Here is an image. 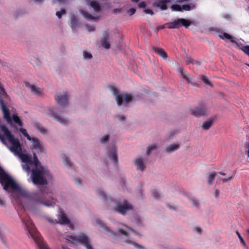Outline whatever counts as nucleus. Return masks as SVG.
<instances>
[{"mask_svg": "<svg viewBox=\"0 0 249 249\" xmlns=\"http://www.w3.org/2000/svg\"><path fill=\"white\" fill-rule=\"evenodd\" d=\"M0 183L4 190L10 189L18 191L20 195L36 204H41L47 207H53L56 203L54 198L51 196L46 197L48 195L47 188L39 187V191L30 192L20 188L14 180L0 166Z\"/></svg>", "mask_w": 249, "mask_h": 249, "instance_id": "nucleus-1", "label": "nucleus"}, {"mask_svg": "<svg viewBox=\"0 0 249 249\" xmlns=\"http://www.w3.org/2000/svg\"><path fill=\"white\" fill-rule=\"evenodd\" d=\"M96 223L107 233L109 235L113 236L115 238H119L122 239L124 242L133 245L138 249H145V248L142 245H139L137 243L129 240L130 231L134 232L136 234L140 235V234L131 228L126 227L129 231L123 229H119L117 231H114L106 223L99 219L96 220Z\"/></svg>", "mask_w": 249, "mask_h": 249, "instance_id": "nucleus-2", "label": "nucleus"}, {"mask_svg": "<svg viewBox=\"0 0 249 249\" xmlns=\"http://www.w3.org/2000/svg\"><path fill=\"white\" fill-rule=\"evenodd\" d=\"M0 128L4 136L12 144V146L8 147L9 149L14 155L18 156L22 162L30 163L31 157L29 155L21 152V145L19 140L14 137L5 125H1Z\"/></svg>", "mask_w": 249, "mask_h": 249, "instance_id": "nucleus-3", "label": "nucleus"}, {"mask_svg": "<svg viewBox=\"0 0 249 249\" xmlns=\"http://www.w3.org/2000/svg\"><path fill=\"white\" fill-rule=\"evenodd\" d=\"M52 177L50 171L47 168L32 169V173L30 179L34 185L44 186L48 184V178Z\"/></svg>", "mask_w": 249, "mask_h": 249, "instance_id": "nucleus-4", "label": "nucleus"}, {"mask_svg": "<svg viewBox=\"0 0 249 249\" xmlns=\"http://www.w3.org/2000/svg\"><path fill=\"white\" fill-rule=\"evenodd\" d=\"M109 89L112 92L113 94L116 96V100L118 105L121 106L125 104H127L131 102L133 97L129 94H118V90L112 86L108 87Z\"/></svg>", "mask_w": 249, "mask_h": 249, "instance_id": "nucleus-5", "label": "nucleus"}, {"mask_svg": "<svg viewBox=\"0 0 249 249\" xmlns=\"http://www.w3.org/2000/svg\"><path fill=\"white\" fill-rule=\"evenodd\" d=\"M114 203L113 210L122 215L132 210V205L126 200L116 201Z\"/></svg>", "mask_w": 249, "mask_h": 249, "instance_id": "nucleus-6", "label": "nucleus"}, {"mask_svg": "<svg viewBox=\"0 0 249 249\" xmlns=\"http://www.w3.org/2000/svg\"><path fill=\"white\" fill-rule=\"evenodd\" d=\"M107 155L108 157L116 164L118 163L117 148L114 143H111L107 147Z\"/></svg>", "mask_w": 249, "mask_h": 249, "instance_id": "nucleus-7", "label": "nucleus"}, {"mask_svg": "<svg viewBox=\"0 0 249 249\" xmlns=\"http://www.w3.org/2000/svg\"><path fill=\"white\" fill-rule=\"evenodd\" d=\"M55 99L58 105L63 108L68 105L69 96L66 92L58 93Z\"/></svg>", "mask_w": 249, "mask_h": 249, "instance_id": "nucleus-8", "label": "nucleus"}, {"mask_svg": "<svg viewBox=\"0 0 249 249\" xmlns=\"http://www.w3.org/2000/svg\"><path fill=\"white\" fill-rule=\"evenodd\" d=\"M47 115L53 118L56 121L61 124L66 125L68 123V121L61 116L53 108H50L47 113Z\"/></svg>", "mask_w": 249, "mask_h": 249, "instance_id": "nucleus-9", "label": "nucleus"}, {"mask_svg": "<svg viewBox=\"0 0 249 249\" xmlns=\"http://www.w3.org/2000/svg\"><path fill=\"white\" fill-rule=\"evenodd\" d=\"M77 244L80 243L85 246L87 249H93L89 238L84 233H81L77 236Z\"/></svg>", "mask_w": 249, "mask_h": 249, "instance_id": "nucleus-10", "label": "nucleus"}, {"mask_svg": "<svg viewBox=\"0 0 249 249\" xmlns=\"http://www.w3.org/2000/svg\"><path fill=\"white\" fill-rule=\"evenodd\" d=\"M146 161V159L142 158V155L137 156L133 160V162L137 169L141 172H143L146 169L145 165Z\"/></svg>", "mask_w": 249, "mask_h": 249, "instance_id": "nucleus-11", "label": "nucleus"}, {"mask_svg": "<svg viewBox=\"0 0 249 249\" xmlns=\"http://www.w3.org/2000/svg\"><path fill=\"white\" fill-rule=\"evenodd\" d=\"M207 109V108L205 105H202L192 109L191 113L194 116L196 117H200L206 114Z\"/></svg>", "mask_w": 249, "mask_h": 249, "instance_id": "nucleus-12", "label": "nucleus"}, {"mask_svg": "<svg viewBox=\"0 0 249 249\" xmlns=\"http://www.w3.org/2000/svg\"><path fill=\"white\" fill-rule=\"evenodd\" d=\"M0 106L3 112V118L7 121V122L8 124L12 125L13 122L10 115L9 110L4 105V101H2L1 100L0 101Z\"/></svg>", "mask_w": 249, "mask_h": 249, "instance_id": "nucleus-13", "label": "nucleus"}, {"mask_svg": "<svg viewBox=\"0 0 249 249\" xmlns=\"http://www.w3.org/2000/svg\"><path fill=\"white\" fill-rule=\"evenodd\" d=\"M103 37L101 40L102 46L106 49H109L110 47V45L108 41L110 38L109 35L107 31H104L103 33Z\"/></svg>", "mask_w": 249, "mask_h": 249, "instance_id": "nucleus-14", "label": "nucleus"}, {"mask_svg": "<svg viewBox=\"0 0 249 249\" xmlns=\"http://www.w3.org/2000/svg\"><path fill=\"white\" fill-rule=\"evenodd\" d=\"M57 219L58 223L67 224L70 223V220L67 217L66 214L61 209H60L59 211Z\"/></svg>", "mask_w": 249, "mask_h": 249, "instance_id": "nucleus-15", "label": "nucleus"}, {"mask_svg": "<svg viewBox=\"0 0 249 249\" xmlns=\"http://www.w3.org/2000/svg\"><path fill=\"white\" fill-rule=\"evenodd\" d=\"M167 0H156L153 3V6L159 8L161 10H165L167 9V4L169 3Z\"/></svg>", "mask_w": 249, "mask_h": 249, "instance_id": "nucleus-16", "label": "nucleus"}, {"mask_svg": "<svg viewBox=\"0 0 249 249\" xmlns=\"http://www.w3.org/2000/svg\"><path fill=\"white\" fill-rule=\"evenodd\" d=\"M79 11L80 13L82 15L84 18L88 21H97L98 20V16H93L82 9H80Z\"/></svg>", "mask_w": 249, "mask_h": 249, "instance_id": "nucleus-17", "label": "nucleus"}, {"mask_svg": "<svg viewBox=\"0 0 249 249\" xmlns=\"http://www.w3.org/2000/svg\"><path fill=\"white\" fill-rule=\"evenodd\" d=\"M110 136L108 134H105L101 136L98 139L99 143L104 147L108 146V144L110 141Z\"/></svg>", "mask_w": 249, "mask_h": 249, "instance_id": "nucleus-18", "label": "nucleus"}, {"mask_svg": "<svg viewBox=\"0 0 249 249\" xmlns=\"http://www.w3.org/2000/svg\"><path fill=\"white\" fill-rule=\"evenodd\" d=\"M33 157H34V160H32L31 159L30 164V165H34L36 167L35 168H38V169H42V168H45L43 166H42L40 162L39 161L38 158L35 153H33Z\"/></svg>", "mask_w": 249, "mask_h": 249, "instance_id": "nucleus-19", "label": "nucleus"}, {"mask_svg": "<svg viewBox=\"0 0 249 249\" xmlns=\"http://www.w3.org/2000/svg\"><path fill=\"white\" fill-rule=\"evenodd\" d=\"M70 22L71 24V27L72 29L73 30L74 29H76L78 27L79 24V19L77 18V17L74 15H71L70 16Z\"/></svg>", "mask_w": 249, "mask_h": 249, "instance_id": "nucleus-20", "label": "nucleus"}, {"mask_svg": "<svg viewBox=\"0 0 249 249\" xmlns=\"http://www.w3.org/2000/svg\"><path fill=\"white\" fill-rule=\"evenodd\" d=\"M180 146L178 143H174L170 144L165 149V152L167 153H171L178 150Z\"/></svg>", "mask_w": 249, "mask_h": 249, "instance_id": "nucleus-21", "label": "nucleus"}, {"mask_svg": "<svg viewBox=\"0 0 249 249\" xmlns=\"http://www.w3.org/2000/svg\"><path fill=\"white\" fill-rule=\"evenodd\" d=\"M169 29H178L181 27L180 18L177 19L173 22L167 23L165 24Z\"/></svg>", "mask_w": 249, "mask_h": 249, "instance_id": "nucleus-22", "label": "nucleus"}, {"mask_svg": "<svg viewBox=\"0 0 249 249\" xmlns=\"http://www.w3.org/2000/svg\"><path fill=\"white\" fill-rule=\"evenodd\" d=\"M153 50L158 54L160 57H161L163 59H166L168 57L167 53L165 52V51L162 48H157L156 47H153Z\"/></svg>", "mask_w": 249, "mask_h": 249, "instance_id": "nucleus-23", "label": "nucleus"}, {"mask_svg": "<svg viewBox=\"0 0 249 249\" xmlns=\"http://www.w3.org/2000/svg\"><path fill=\"white\" fill-rule=\"evenodd\" d=\"M34 126L42 134H46L47 133V129L45 128L41 123L37 122L33 123Z\"/></svg>", "mask_w": 249, "mask_h": 249, "instance_id": "nucleus-24", "label": "nucleus"}, {"mask_svg": "<svg viewBox=\"0 0 249 249\" xmlns=\"http://www.w3.org/2000/svg\"><path fill=\"white\" fill-rule=\"evenodd\" d=\"M34 147L37 150L38 153H41L43 150V146L41 143L38 138L34 139V141L32 142Z\"/></svg>", "mask_w": 249, "mask_h": 249, "instance_id": "nucleus-25", "label": "nucleus"}, {"mask_svg": "<svg viewBox=\"0 0 249 249\" xmlns=\"http://www.w3.org/2000/svg\"><path fill=\"white\" fill-rule=\"evenodd\" d=\"M64 238L67 241L73 244H77V236H74L71 234L65 235Z\"/></svg>", "mask_w": 249, "mask_h": 249, "instance_id": "nucleus-26", "label": "nucleus"}, {"mask_svg": "<svg viewBox=\"0 0 249 249\" xmlns=\"http://www.w3.org/2000/svg\"><path fill=\"white\" fill-rule=\"evenodd\" d=\"M213 124V120L212 119H209L203 123L202 127L204 130H208L212 126Z\"/></svg>", "mask_w": 249, "mask_h": 249, "instance_id": "nucleus-27", "label": "nucleus"}, {"mask_svg": "<svg viewBox=\"0 0 249 249\" xmlns=\"http://www.w3.org/2000/svg\"><path fill=\"white\" fill-rule=\"evenodd\" d=\"M89 5L93 9L95 12H99L101 10V6L99 3L97 1H90L89 3Z\"/></svg>", "mask_w": 249, "mask_h": 249, "instance_id": "nucleus-28", "label": "nucleus"}, {"mask_svg": "<svg viewBox=\"0 0 249 249\" xmlns=\"http://www.w3.org/2000/svg\"><path fill=\"white\" fill-rule=\"evenodd\" d=\"M180 21L181 26H183L186 28H188L192 23L191 21L185 18H180Z\"/></svg>", "mask_w": 249, "mask_h": 249, "instance_id": "nucleus-29", "label": "nucleus"}, {"mask_svg": "<svg viewBox=\"0 0 249 249\" xmlns=\"http://www.w3.org/2000/svg\"><path fill=\"white\" fill-rule=\"evenodd\" d=\"M219 36L221 39H225L227 38L228 39H229L231 42L234 43L235 41L232 39L233 37L231 35H229L228 34L226 33H224L222 35H219Z\"/></svg>", "mask_w": 249, "mask_h": 249, "instance_id": "nucleus-30", "label": "nucleus"}, {"mask_svg": "<svg viewBox=\"0 0 249 249\" xmlns=\"http://www.w3.org/2000/svg\"><path fill=\"white\" fill-rule=\"evenodd\" d=\"M215 176V172H212L209 173L208 178V183L209 185H211L212 184V182L213 181Z\"/></svg>", "mask_w": 249, "mask_h": 249, "instance_id": "nucleus-31", "label": "nucleus"}, {"mask_svg": "<svg viewBox=\"0 0 249 249\" xmlns=\"http://www.w3.org/2000/svg\"><path fill=\"white\" fill-rule=\"evenodd\" d=\"M12 119L13 121L18 124L20 126H22L23 125L22 122L21 121L19 117L16 114H14L12 116Z\"/></svg>", "mask_w": 249, "mask_h": 249, "instance_id": "nucleus-32", "label": "nucleus"}, {"mask_svg": "<svg viewBox=\"0 0 249 249\" xmlns=\"http://www.w3.org/2000/svg\"><path fill=\"white\" fill-rule=\"evenodd\" d=\"M97 193L98 195L101 197L104 200L107 201V196L105 192H104L103 191H102L101 189H98L97 191Z\"/></svg>", "mask_w": 249, "mask_h": 249, "instance_id": "nucleus-33", "label": "nucleus"}, {"mask_svg": "<svg viewBox=\"0 0 249 249\" xmlns=\"http://www.w3.org/2000/svg\"><path fill=\"white\" fill-rule=\"evenodd\" d=\"M30 89L32 92H33L34 93L38 95H40V91H39L38 89L36 86L34 85H31L30 86Z\"/></svg>", "mask_w": 249, "mask_h": 249, "instance_id": "nucleus-34", "label": "nucleus"}, {"mask_svg": "<svg viewBox=\"0 0 249 249\" xmlns=\"http://www.w3.org/2000/svg\"><path fill=\"white\" fill-rule=\"evenodd\" d=\"M157 149V147L156 144H153L152 145L149 146L147 148L146 150V154L147 156L149 155L154 150Z\"/></svg>", "mask_w": 249, "mask_h": 249, "instance_id": "nucleus-35", "label": "nucleus"}, {"mask_svg": "<svg viewBox=\"0 0 249 249\" xmlns=\"http://www.w3.org/2000/svg\"><path fill=\"white\" fill-rule=\"evenodd\" d=\"M83 58L85 59L90 60L92 58V54L90 53L87 52L85 50L83 51Z\"/></svg>", "mask_w": 249, "mask_h": 249, "instance_id": "nucleus-36", "label": "nucleus"}, {"mask_svg": "<svg viewBox=\"0 0 249 249\" xmlns=\"http://www.w3.org/2000/svg\"><path fill=\"white\" fill-rule=\"evenodd\" d=\"M66 14V11L65 9H61L60 11H57L56 12V16L57 17L60 19L62 18L63 15H65Z\"/></svg>", "mask_w": 249, "mask_h": 249, "instance_id": "nucleus-37", "label": "nucleus"}, {"mask_svg": "<svg viewBox=\"0 0 249 249\" xmlns=\"http://www.w3.org/2000/svg\"><path fill=\"white\" fill-rule=\"evenodd\" d=\"M195 8V6L194 5H192L191 6L190 5H182L181 6L182 10H184L185 11H190L191 9H194Z\"/></svg>", "mask_w": 249, "mask_h": 249, "instance_id": "nucleus-38", "label": "nucleus"}, {"mask_svg": "<svg viewBox=\"0 0 249 249\" xmlns=\"http://www.w3.org/2000/svg\"><path fill=\"white\" fill-rule=\"evenodd\" d=\"M29 165H30L29 163H25V164H23L22 165V169L26 171V172L29 173L30 172L32 173V170L31 169Z\"/></svg>", "mask_w": 249, "mask_h": 249, "instance_id": "nucleus-39", "label": "nucleus"}, {"mask_svg": "<svg viewBox=\"0 0 249 249\" xmlns=\"http://www.w3.org/2000/svg\"><path fill=\"white\" fill-rule=\"evenodd\" d=\"M64 164L68 168H71L72 167L71 162L68 157H65L63 159Z\"/></svg>", "mask_w": 249, "mask_h": 249, "instance_id": "nucleus-40", "label": "nucleus"}, {"mask_svg": "<svg viewBox=\"0 0 249 249\" xmlns=\"http://www.w3.org/2000/svg\"><path fill=\"white\" fill-rule=\"evenodd\" d=\"M171 9L174 11H182L181 6L178 4H173L171 6Z\"/></svg>", "mask_w": 249, "mask_h": 249, "instance_id": "nucleus-41", "label": "nucleus"}, {"mask_svg": "<svg viewBox=\"0 0 249 249\" xmlns=\"http://www.w3.org/2000/svg\"><path fill=\"white\" fill-rule=\"evenodd\" d=\"M201 80L203 81V82L207 85H209L211 87H212V85L211 83L210 82L209 79L208 78L205 76V75H202L201 76Z\"/></svg>", "mask_w": 249, "mask_h": 249, "instance_id": "nucleus-42", "label": "nucleus"}, {"mask_svg": "<svg viewBox=\"0 0 249 249\" xmlns=\"http://www.w3.org/2000/svg\"><path fill=\"white\" fill-rule=\"evenodd\" d=\"M133 217L137 224L141 225L142 224L141 217L139 215L134 213L133 214Z\"/></svg>", "mask_w": 249, "mask_h": 249, "instance_id": "nucleus-43", "label": "nucleus"}, {"mask_svg": "<svg viewBox=\"0 0 249 249\" xmlns=\"http://www.w3.org/2000/svg\"><path fill=\"white\" fill-rule=\"evenodd\" d=\"M189 76V75L187 73L185 75H184V76L183 77L187 81V82L188 83L191 84L192 85H193L194 86H196L197 84L195 83L192 82L190 80V77Z\"/></svg>", "mask_w": 249, "mask_h": 249, "instance_id": "nucleus-44", "label": "nucleus"}, {"mask_svg": "<svg viewBox=\"0 0 249 249\" xmlns=\"http://www.w3.org/2000/svg\"><path fill=\"white\" fill-rule=\"evenodd\" d=\"M195 59L191 57L190 56H186V63L187 65H189L190 64H192L194 62V61Z\"/></svg>", "mask_w": 249, "mask_h": 249, "instance_id": "nucleus-45", "label": "nucleus"}, {"mask_svg": "<svg viewBox=\"0 0 249 249\" xmlns=\"http://www.w3.org/2000/svg\"><path fill=\"white\" fill-rule=\"evenodd\" d=\"M241 49L246 54L249 56V45L245 46Z\"/></svg>", "mask_w": 249, "mask_h": 249, "instance_id": "nucleus-46", "label": "nucleus"}, {"mask_svg": "<svg viewBox=\"0 0 249 249\" xmlns=\"http://www.w3.org/2000/svg\"><path fill=\"white\" fill-rule=\"evenodd\" d=\"M236 233L237 234L239 240H240V241L242 242V243L243 244V245L244 246H246V244L244 240V239L243 238V237H242V236L241 235V234L239 233L238 231H236Z\"/></svg>", "mask_w": 249, "mask_h": 249, "instance_id": "nucleus-47", "label": "nucleus"}, {"mask_svg": "<svg viewBox=\"0 0 249 249\" xmlns=\"http://www.w3.org/2000/svg\"><path fill=\"white\" fill-rule=\"evenodd\" d=\"M85 27L87 28L89 32H94L95 30V27L93 26H90L87 24L85 25Z\"/></svg>", "mask_w": 249, "mask_h": 249, "instance_id": "nucleus-48", "label": "nucleus"}, {"mask_svg": "<svg viewBox=\"0 0 249 249\" xmlns=\"http://www.w3.org/2000/svg\"><path fill=\"white\" fill-rule=\"evenodd\" d=\"M190 200L195 207H196V208H199V203L196 200H195L194 198H191Z\"/></svg>", "mask_w": 249, "mask_h": 249, "instance_id": "nucleus-49", "label": "nucleus"}, {"mask_svg": "<svg viewBox=\"0 0 249 249\" xmlns=\"http://www.w3.org/2000/svg\"><path fill=\"white\" fill-rule=\"evenodd\" d=\"M152 196L156 199H158L160 197V194L156 191L152 192Z\"/></svg>", "mask_w": 249, "mask_h": 249, "instance_id": "nucleus-50", "label": "nucleus"}, {"mask_svg": "<svg viewBox=\"0 0 249 249\" xmlns=\"http://www.w3.org/2000/svg\"><path fill=\"white\" fill-rule=\"evenodd\" d=\"M74 181L77 185L80 186L82 184V179L80 178H74Z\"/></svg>", "mask_w": 249, "mask_h": 249, "instance_id": "nucleus-51", "label": "nucleus"}, {"mask_svg": "<svg viewBox=\"0 0 249 249\" xmlns=\"http://www.w3.org/2000/svg\"><path fill=\"white\" fill-rule=\"evenodd\" d=\"M194 231L197 232L199 234H201L202 233V229L199 227H195L194 228Z\"/></svg>", "mask_w": 249, "mask_h": 249, "instance_id": "nucleus-52", "label": "nucleus"}, {"mask_svg": "<svg viewBox=\"0 0 249 249\" xmlns=\"http://www.w3.org/2000/svg\"><path fill=\"white\" fill-rule=\"evenodd\" d=\"M0 141L1 142L6 146H8V144L4 138V137L0 133Z\"/></svg>", "mask_w": 249, "mask_h": 249, "instance_id": "nucleus-53", "label": "nucleus"}, {"mask_svg": "<svg viewBox=\"0 0 249 249\" xmlns=\"http://www.w3.org/2000/svg\"><path fill=\"white\" fill-rule=\"evenodd\" d=\"M5 237L4 234L2 233V231L0 230V238L1 240V241L4 244H6V242L4 240Z\"/></svg>", "mask_w": 249, "mask_h": 249, "instance_id": "nucleus-54", "label": "nucleus"}, {"mask_svg": "<svg viewBox=\"0 0 249 249\" xmlns=\"http://www.w3.org/2000/svg\"><path fill=\"white\" fill-rule=\"evenodd\" d=\"M136 12V9L133 8H131L127 10V13L129 14V16L133 15Z\"/></svg>", "mask_w": 249, "mask_h": 249, "instance_id": "nucleus-55", "label": "nucleus"}, {"mask_svg": "<svg viewBox=\"0 0 249 249\" xmlns=\"http://www.w3.org/2000/svg\"><path fill=\"white\" fill-rule=\"evenodd\" d=\"M244 148L245 149L246 152L248 153V157H249V141L246 142Z\"/></svg>", "mask_w": 249, "mask_h": 249, "instance_id": "nucleus-56", "label": "nucleus"}, {"mask_svg": "<svg viewBox=\"0 0 249 249\" xmlns=\"http://www.w3.org/2000/svg\"><path fill=\"white\" fill-rule=\"evenodd\" d=\"M220 180H222L223 182H227L229 180L232 179V176H231L226 178H220Z\"/></svg>", "mask_w": 249, "mask_h": 249, "instance_id": "nucleus-57", "label": "nucleus"}, {"mask_svg": "<svg viewBox=\"0 0 249 249\" xmlns=\"http://www.w3.org/2000/svg\"><path fill=\"white\" fill-rule=\"evenodd\" d=\"M47 219L48 220V221L52 223V224H56V223H58V221H57L56 219H53L52 218H49V217H47Z\"/></svg>", "mask_w": 249, "mask_h": 249, "instance_id": "nucleus-58", "label": "nucleus"}, {"mask_svg": "<svg viewBox=\"0 0 249 249\" xmlns=\"http://www.w3.org/2000/svg\"><path fill=\"white\" fill-rule=\"evenodd\" d=\"M178 70L182 77H183L184 75H185L187 73V72H186L183 71V70L182 68L180 67L178 68Z\"/></svg>", "mask_w": 249, "mask_h": 249, "instance_id": "nucleus-59", "label": "nucleus"}, {"mask_svg": "<svg viewBox=\"0 0 249 249\" xmlns=\"http://www.w3.org/2000/svg\"><path fill=\"white\" fill-rule=\"evenodd\" d=\"M61 247L62 249H71L69 246L64 243H62L61 244Z\"/></svg>", "mask_w": 249, "mask_h": 249, "instance_id": "nucleus-60", "label": "nucleus"}, {"mask_svg": "<svg viewBox=\"0 0 249 249\" xmlns=\"http://www.w3.org/2000/svg\"><path fill=\"white\" fill-rule=\"evenodd\" d=\"M144 12L146 14H150L151 15H153L154 14V12H153V11H152L150 9H145L144 10Z\"/></svg>", "mask_w": 249, "mask_h": 249, "instance_id": "nucleus-61", "label": "nucleus"}, {"mask_svg": "<svg viewBox=\"0 0 249 249\" xmlns=\"http://www.w3.org/2000/svg\"><path fill=\"white\" fill-rule=\"evenodd\" d=\"M19 131L24 136L28 134L26 130L24 128H21L19 129Z\"/></svg>", "mask_w": 249, "mask_h": 249, "instance_id": "nucleus-62", "label": "nucleus"}, {"mask_svg": "<svg viewBox=\"0 0 249 249\" xmlns=\"http://www.w3.org/2000/svg\"><path fill=\"white\" fill-rule=\"evenodd\" d=\"M25 137H26L27 138V139L30 141H31L32 142L34 141V139H36V138H31L29 135L28 134H27V135H26L25 136Z\"/></svg>", "mask_w": 249, "mask_h": 249, "instance_id": "nucleus-63", "label": "nucleus"}, {"mask_svg": "<svg viewBox=\"0 0 249 249\" xmlns=\"http://www.w3.org/2000/svg\"><path fill=\"white\" fill-rule=\"evenodd\" d=\"M139 7L140 8H145L146 4H145V2L142 1V2H140L139 4Z\"/></svg>", "mask_w": 249, "mask_h": 249, "instance_id": "nucleus-64", "label": "nucleus"}]
</instances>
